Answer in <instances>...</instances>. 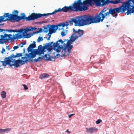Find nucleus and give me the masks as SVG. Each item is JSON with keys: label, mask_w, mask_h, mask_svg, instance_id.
I'll return each instance as SVG.
<instances>
[{"label": "nucleus", "mask_w": 134, "mask_h": 134, "mask_svg": "<svg viewBox=\"0 0 134 134\" xmlns=\"http://www.w3.org/2000/svg\"><path fill=\"white\" fill-rule=\"evenodd\" d=\"M123 3L124 5H121L119 7L115 8H111L109 9V13L112 16L114 17V14L115 13H119L121 12L123 13L126 10H127V12L126 14L127 15H129L134 13L133 9L129 8L128 5H127L125 3V2H123Z\"/></svg>", "instance_id": "1"}, {"label": "nucleus", "mask_w": 134, "mask_h": 134, "mask_svg": "<svg viewBox=\"0 0 134 134\" xmlns=\"http://www.w3.org/2000/svg\"><path fill=\"white\" fill-rule=\"evenodd\" d=\"M80 18L81 26L100 22V18H98V15L95 16L89 14L84 15L80 16Z\"/></svg>", "instance_id": "2"}, {"label": "nucleus", "mask_w": 134, "mask_h": 134, "mask_svg": "<svg viewBox=\"0 0 134 134\" xmlns=\"http://www.w3.org/2000/svg\"><path fill=\"white\" fill-rule=\"evenodd\" d=\"M56 13L55 10L54 11L51 13H48L47 14H41L40 13H33L31 15H29L27 17L26 16L24 13L22 14L21 16H18L17 18V20L19 21L20 20H25L27 21L33 20L37 19L43 16H47L49 15L53 14Z\"/></svg>", "instance_id": "3"}, {"label": "nucleus", "mask_w": 134, "mask_h": 134, "mask_svg": "<svg viewBox=\"0 0 134 134\" xmlns=\"http://www.w3.org/2000/svg\"><path fill=\"white\" fill-rule=\"evenodd\" d=\"M57 43V42H54L52 41L51 42L46 43L45 46H42L41 45L38 46V50H37V55H40L41 54H44V52L46 51L45 49H47L48 52H52V50L55 51L58 53V51L56 49H54V48L55 46L54 44Z\"/></svg>", "instance_id": "4"}, {"label": "nucleus", "mask_w": 134, "mask_h": 134, "mask_svg": "<svg viewBox=\"0 0 134 134\" xmlns=\"http://www.w3.org/2000/svg\"><path fill=\"white\" fill-rule=\"evenodd\" d=\"M27 30L25 29L22 28L20 30V32L21 33V34H19L18 33L15 34V35L14 36V37H12V40L17 39H20L22 38H30L31 36L33 35V34L31 33L27 34V32H25V30Z\"/></svg>", "instance_id": "5"}, {"label": "nucleus", "mask_w": 134, "mask_h": 134, "mask_svg": "<svg viewBox=\"0 0 134 134\" xmlns=\"http://www.w3.org/2000/svg\"><path fill=\"white\" fill-rule=\"evenodd\" d=\"M89 2V0H85L83 1V3L74 6V12H83L87 10L88 9V5H90Z\"/></svg>", "instance_id": "6"}, {"label": "nucleus", "mask_w": 134, "mask_h": 134, "mask_svg": "<svg viewBox=\"0 0 134 134\" xmlns=\"http://www.w3.org/2000/svg\"><path fill=\"white\" fill-rule=\"evenodd\" d=\"M63 44H60L58 43V42L54 44V49H56L58 51V53H59L61 50H62L61 52H63L64 51H66V49H67L69 52H70V50L71 49L69 48V47L65 43H64V46L62 45Z\"/></svg>", "instance_id": "7"}, {"label": "nucleus", "mask_w": 134, "mask_h": 134, "mask_svg": "<svg viewBox=\"0 0 134 134\" xmlns=\"http://www.w3.org/2000/svg\"><path fill=\"white\" fill-rule=\"evenodd\" d=\"M108 10L107 8H104L98 15V18H100V22H102L105 18H107V16L108 17L110 14L109 10L108 11Z\"/></svg>", "instance_id": "8"}, {"label": "nucleus", "mask_w": 134, "mask_h": 134, "mask_svg": "<svg viewBox=\"0 0 134 134\" xmlns=\"http://www.w3.org/2000/svg\"><path fill=\"white\" fill-rule=\"evenodd\" d=\"M4 35H2L0 36V44H3L9 41H12V35L11 34H7L5 33H3Z\"/></svg>", "instance_id": "9"}, {"label": "nucleus", "mask_w": 134, "mask_h": 134, "mask_svg": "<svg viewBox=\"0 0 134 134\" xmlns=\"http://www.w3.org/2000/svg\"><path fill=\"white\" fill-rule=\"evenodd\" d=\"M36 50H34L33 52L32 53H30L29 54L26 53L25 55H25L26 57H22L21 58V59H25V60H28L29 61H30L32 62L33 60L32 59L35 58L36 55H37Z\"/></svg>", "instance_id": "10"}, {"label": "nucleus", "mask_w": 134, "mask_h": 134, "mask_svg": "<svg viewBox=\"0 0 134 134\" xmlns=\"http://www.w3.org/2000/svg\"><path fill=\"white\" fill-rule=\"evenodd\" d=\"M16 20V19L14 17V16L10 14L9 15L8 13H5L3 16H0V23L2 21H5L6 20Z\"/></svg>", "instance_id": "11"}, {"label": "nucleus", "mask_w": 134, "mask_h": 134, "mask_svg": "<svg viewBox=\"0 0 134 134\" xmlns=\"http://www.w3.org/2000/svg\"><path fill=\"white\" fill-rule=\"evenodd\" d=\"M80 18V16H77L75 18H72L70 20L68 21V23H70V24H73L74 23L75 24V26H81V22Z\"/></svg>", "instance_id": "12"}, {"label": "nucleus", "mask_w": 134, "mask_h": 134, "mask_svg": "<svg viewBox=\"0 0 134 134\" xmlns=\"http://www.w3.org/2000/svg\"><path fill=\"white\" fill-rule=\"evenodd\" d=\"M56 13L60 12H66L70 11H74V7L72 4L70 5L69 7L65 6L61 9L59 8L58 10L55 9Z\"/></svg>", "instance_id": "13"}, {"label": "nucleus", "mask_w": 134, "mask_h": 134, "mask_svg": "<svg viewBox=\"0 0 134 134\" xmlns=\"http://www.w3.org/2000/svg\"><path fill=\"white\" fill-rule=\"evenodd\" d=\"M58 55H60V54H57L55 56L53 57L50 55L49 54L48 55L47 54H45L42 56V58L43 59H45V60L50 61L54 60L55 59L58 58Z\"/></svg>", "instance_id": "14"}, {"label": "nucleus", "mask_w": 134, "mask_h": 134, "mask_svg": "<svg viewBox=\"0 0 134 134\" xmlns=\"http://www.w3.org/2000/svg\"><path fill=\"white\" fill-rule=\"evenodd\" d=\"M44 29H48L49 30L52 31L54 32H56L57 30V27L56 25H48L43 27Z\"/></svg>", "instance_id": "15"}, {"label": "nucleus", "mask_w": 134, "mask_h": 134, "mask_svg": "<svg viewBox=\"0 0 134 134\" xmlns=\"http://www.w3.org/2000/svg\"><path fill=\"white\" fill-rule=\"evenodd\" d=\"M19 12L17 10H14L12 12V14H9V13H8V14L9 15H10V14H12V15H14V17L15 18H16V20H9V21H10L11 22H12L13 21H14V22H19V21L20 20H20L19 21H18L17 20V18L18 17V16H19L18 15V13ZM5 13L7 14V13H5ZM23 13H21V16H21L22 15V14H23Z\"/></svg>", "instance_id": "16"}, {"label": "nucleus", "mask_w": 134, "mask_h": 134, "mask_svg": "<svg viewBox=\"0 0 134 134\" xmlns=\"http://www.w3.org/2000/svg\"><path fill=\"white\" fill-rule=\"evenodd\" d=\"M90 6H92L94 5V3L93 2H94V4L97 6H101V0H89Z\"/></svg>", "instance_id": "17"}, {"label": "nucleus", "mask_w": 134, "mask_h": 134, "mask_svg": "<svg viewBox=\"0 0 134 134\" xmlns=\"http://www.w3.org/2000/svg\"><path fill=\"white\" fill-rule=\"evenodd\" d=\"M33 43L30 44L27 49L28 52H31V53H32L33 52L34 50H37L39 51L38 47L37 49H33V48L36 47V44L35 41H33Z\"/></svg>", "instance_id": "18"}, {"label": "nucleus", "mask_w": 134, "mask_h": 134, "mask_svg": "<svg viewBox=\"0 0 134 134\" xmlns=\"http://www.w3.org/2000/svg\"><path fill=\"white\" fill-rule=\"evenodd\" d=\"M83 33L84 31L83 30L79 29L77 31H75V32H74V33L72 34V35L74 37V35H76L80 37H81L83 35Z\"/></svg>", "instance_id": "19"}, {"label": "nucleus", "mask_w": 134, "mask_h": 134, "mask_svg": "<svg viewBox=\"0 0 134 134\" xmlns=\"http://www.w3.org/2000/svg\"><path fill=\"white\" fill-rule=\"evenodd\" d=\"M74 37L72 35L71 36L69 37L70 39L68 40V39L66 40V41H68L67 43L66 44L69 48H70L71 49H72L73 48V46L71 45L72 43L74 42L72 40V38H73Z\"/></svg>", "instance_id": "20"}, {"label": "nucleus", "mask_w": 134, "mask_h": 134, "mask_svg": "<svg viewBox=\"0 0 134 134\" xmlns=\"http://www.w3.org/2000/svg\"><path fill=\"white\" fill-rule=\"evenodd\" d=\"M125 3L129 8H131L132 7V8H134V0H127Z\"/></svg>", "instance_id": "21"}, {"label": "nucleus", "mask_w": 134, "mask_h": 134, "mask_svg": "<svg viewBox=\"0 0 134 134\" xmlns=\"http://www.w3.org/2000/svg\"><path fill=\"white\" fill-rule=\"evenodd\" d=\"M86 130L88 132L91 133L97 132L98 130L97 128L94 127H91L89 129L86 128Z\"/></svg>", "instance_id": "22"}, {"label": "nucleus", "mask_w": 134, "mask_h": 134, "mask_svg": "<svg viewBox=\"0 0 134 134\" xmlns=\"http://www.w3.org/2000/svg\"><path fill=\"white\" fill-rule=\"evenodd\" d=\"M71 52V50H70V52H69L68 50H67V51H64L63 52H61V54L60 55L61 57L68 56Z\"/></svg>", "instance_id": "23"}, {"label": "nucleus", "mask_w": 134, "mask_h": 134, "mask_svg": "<svg viewBox=\"0 0 134 134\" xmlns=\"http://www.w3.org/2000/svg\"><path fill=\"white\" fill-rule=\"evenodd\" d=\"M9 58V57L5 58V60L4 61H0L2 63V65L3 66H4V67L8 64V62Z\"/></svg>", "instance_id": "24"}, {"label": "nucleus", "mask_w": 134, "mask_h": 134, "mask_svg": "<svg viewBox=\"0 0 134 134\" xmlns=\"http://www.w3.org/2000/svg\"><path fill=\"white\" fill-rule=\"evenodd\" d=\"M13 63H14V66H15L16 68H18L20 66V63L19 59H18L16 60L15 59H13Z\"/></svg>", "instance_id": "25"}, {"label": "nucleus", "mask_w": 134, "mask_h": 134, "mask_svg": "<svg viewBox=\"0 0 134 134\" xmlns=\"http://www.w3.org/2000/svg\"><path fill=\"white\" fill-rule=\"evenodd\" d=\"M11 129L10 128H7L4 129H0V133L4 134L5 133L9 131Z\"/></svg>", "instance_id": "26"}, {"label": "nucleus", "mask_w": 134, "mask_h": 134, "mask_svg": "<svg viewBox=\"0 0 134 134\" xmlns=\"http://www.w3.org/2000/svg\"><path fill=\"white\" fill-rule=\"evenodd\" d=\"M23 53H16V55H14L13 54H12L10 56L12 58H15L16 57H21Z\"/></svg>", "instance_id": "27"}, {"label": "nucleus", "mask_w": 134, "mask_h": 134, "mask_svg": "<svg viewBox=\"0 0 134 134\" xmlns=\"http://www.w3.org/2000/svg\"><path fill=\"white\" fill-rule=\"evenodd\" d=\"M11 62L13 63V59H12V58L10 56H9L7 65H9V66L10 67H12L13 66H14V64H11L10 63Z\"/></svg>", "instance_id": "28"}, {"label": "nucleus", "mask_w": 134, "mask_h": 134, "mask_svg": "<svg viewBox=\"0 0 134 134\" xmlns=\"http://www.w3.org/2000/svg\"><path fill=\"white\" fill-rule=\"evenodd\" d=\"M82 3H83V2H81V0H78L77 1H74L72 4L73 6H75L77 5L81 4Z\"/></svg>", "instance_id": "29"}, {"label": "nucleus", "mask_w": 134, "mask_h": 134, "mask_svg": "<svg viewBox=\"0 0 134 134\" xmlns=\"http://www.w3.org/2000/svg\"><path fill=\"white\" fill-rule=\"evenodd\" d=\"M49 75L47 74H41L39 76L40 79H45L48 77Z\"/></svg>", "instance_id": "30"}, {"label": "nucleus", "mask_w": 134, "mask_h": 134, "mask_svg": "<svg viewBox=\"0 0 134 134\" xmlns=\"http://www.w3.org/2000/svg\"><path fill=\"white\" fill-rule=\"evenodd\" d=\"M48 31H49L48 33L47 34V35H49V34L51 35L53 33H55V32L51 31L50 30H49L48 29H44V32L46 33Z\"/></svg>", "instance_id": "31"}, {"label": "nucleus", "mask_w": 134, "mask_h": 134, "mask_svg": "<svg viewBox=\"0 0 134 134\" xmlns=\"http://www.w3.org/2000/svg\"><path fill=\"white\" fill-rule=\"evenodd\" d=\"M19 61L20 62V65L24 64L25 63H27L28 62H29V60H27V59L26 60H24L21 59H19Z\"/></svg>", "instance_id": "32"}, {"label": "nucleus", "mask_w": 134, "mask_h": 134, "mask_svg": "<svg viewBox=\"0 0 134 134\" xmlns=\"http://www.w3.org/2000/svg\"><path fill=\"white\" fill-rule=\"evenodd\" d=\"M30 28H31V29L29 28H27L26 29L27 30H25V32H28L29 31H32L33 30H35L37 29V28H36V27H30Z\"/></svg>", "instance_id": "33"}, {"label": "nucleus", "mask_w": 134, "mask_h": 134, "mask_svg": "<svg viewBox=\"0 0 134 134\" xmlns=\"http://www.w3.org/2000/svg\"><path fill=\"white\" fill-rule=\"evenodd\" d=\"M121 0H116L114 1L111 0V3L116 4L119 3H123L121 1Z\"/></svg>", "instance_id": "34"}, {"label": "nucleus", "mask_w": 134, "mask_h": 134, "mask_svg": "<svg viewBox=\"0 0 134 134\" xmlns=\"http://www.w3.org/2000/svg\"><path fill=\"white\" fill-rule=\"evenodd\" d=\"M66 40L64 39V41H63L62 39H60L58 41H57L56 42H58V43H59L60 44H63L64 45V42L66 41Z\"/></svg>", "instance_id": "35"}, {"label": "nucleus", "mask_w": 134, "mask_h": 134, "mask_svg": "<svg viewBox=\"0 0 134 134\" xmlns=\"http://www.w3.org/2000/svg\"><path fill=\"white\" fill-rule=\"evenodd\" d=\"M6 93L5 91H3L1 93V97L3 98H4L6 97Z\"/></svg>", "instance_id": "36"}, {"label": "nucleus", "mask_w": 134, "mask_h": 134, "mask_svg": "<svg viewBox=\"0 0 134 134\" xmlns=\"http://www.w3.org/2000/svg\"><path fill=\"white\" fill-rule=\"evenodd\" d=\"M43 38L42 37L39 36L37 40V41L38 42H40V41H43Z\"/></svg>", "instance_id": "37"}, {"label": "nucleus", "mask_w": 134, "mask_h": 134, "mask_svg": "<svg viewBox=\"0 0 134 134\" xmlns=\"http://www.w3.org/2000/svg\"><path fill=\"white\" fill-rule=\"evenodd\" d=\"M101 6H103L107 4V3L106 2V1H105V0H101Z\"/></svg>", "instance_id": "38"}, {"label": "nucleus", "mask_w": 134, "mask_h": 134, "mask_svg": "<svg viewBox=\"0 0 134 134\" xmlns=\"http://www.w3.org/2000/svg\"><path fill=\"white\" fill-rule=\"evenodd\" d=\"M79 37V36H78L77 35H74L73 38H72V40L74 42Z\"/></svg>", "instance_id": "39"}, {"label": "nucleus", "mask_w": 134, "mask_h": 134, "mask_svg": "<svg viewBox=\"0 0 134 134\" xmlns=\"http://www.w3.org/2000/svg\"><path fill=\"white\" fill-rule=\"evenodd\" d=\"M20 29L18 30L17 29H15V30H12V32H18V34H21V33H20Z\"/></svg>", "instance_id": "40"}, {"label": "nucleus", "mask_w": 134, "mask_h": 134, "mask_svg": "<svg viewBox=\"0 0 134 134\" xmlns=\"http://www.w3.org/2000/svg\"><path fill=\"white\" fill-rule=\"evenodd\" d=\"M19 48V46L18 45V46H14L13 47L14 49L12 50L11 51H12H12H14L15 50L17 49H18Z\"/></svg>", "instance_id": "41"}, {"label": "nucleus", "mask_w": 134, "mask_h": 134, "mask_svg": "<svg viewBox=\"0 0 134 134\" xmlns=\"http://www.w3.org/2000/svg\"><path fill=\"white\" fill-rule=\"evenodd\" d=\"M61 35L62 37L64 36H65L66 34L65 33V32L64 31H62L61 33Z\"/></svg>", "instance_id": "42"}, {"label": "nucleus", "mask_w": 134, "mask_h": 134, "mask_svg": "<svg viewBox=\"0 0 134 134\" xmlns=\"http://www.w3.org/2000/svg\"><path fill=\"white\" fill-rule=\"evenodd\" d=\"M102 121L100 119L98 120L96 122V123L97 124H99Z\"/></svg>", "instance_id": "43"}, {"label": "nucleus", "mask_w": 134, "mask_h": 134, "mask_svg": "<svg viewBox=\"0 0 134 134\" xmlns=\"http://www.w3.org/2000/svg\"><path fill=\"white\" fill-rule=\"evenodd\" d=\"M23 86H24V89L25 90H27L28 89V87L25 84H23Z\"/></svg>", "instance_id": "44"}, {"label": "nucleus", "mask_w": 134, "mask_h": 134, "mask_svg": "<svg viewBox=\"0 0 134 134\" xmlns=\"http://www.w3.org/2000/svg\"><path fill=\"white\" fill-rule=\"evenodd\" d=\"M37 29L39 30L38 31L39 33L42 32H43V29L41 28H38Z\"/></svg>", "instance_id": "45"}, {"label": "nucleus", "mask_w": 134, "mask_h": 134, "mask_svg": "<svg viewBox=\"0 0 134 134\" xmlns=\"http://www.w3.org/2000/svg\"><path fill=\"white\" fill-rule=\"evenodd\" d=\"M62 23H59V24H58V25H56V27H57V29H58V26H62Z\"/></svg>", "instance_id": "46"}, {"label": "nucleus", "mask_w": 134, "mask_h": 134, "mask_svg": "<svg viewBox=\"0 0 134 134\" xmlns=\"http://www.w3.org/2000/svg\"><path fill=\"white\" fill-rule=\"evenodd\" d=\"M111 1H109V0H107V1H106V2L107 3V4H108L109 3H111Z\"/></svg>", "instance_id": "47"}, {"label": "nucleus", "mask_w": 134, "mask_h": 134, "mask_svg": "<svg viewBox=\"0 0 134 134\" xmlns=\"http://www.w3.org/2000/svg\"><path fill=\"white\" fill-rule=\"evenodd\" d=\"M5 51V49H4V48L3 47L2 49V50L1 51V53H2L3 54L4 52Z\"/></svg>", "instance_id": "48"}, {"label": "nucleus", "mask_w": 134, "mask_h": 134, "mask_svg": "<svg viewBox=\"0 0 134 134\" xmlns=\"http://www.w3.org/2000/svg\"><path fill=\"white\" fill-rule=\"evenodd\" d=\"M68 21L64 23V24L65 25V26H68V25H69V24H68Z\"/></svg>", "instance_id": "49"}, {"label": "nucleus", "mask_w": 134, "mask_h": 134, "mask_svg": "<svg viewBox=\"0 0 134 134\" xmlns=\"http://www.w3.org/2000/svg\"><path fill=\"white\" fill-rule=\"evenodd\" d=\"M38 61H39L38 59V58H37V59L35 58V59H34V60L33 61V60L32 62L34 61V62H37Z\"/></svg>", "instance_id": "50"}, {"label": "nucleus", "mask_w": 134, "mask_h": 134, "mask_svg": "<svg viewBox=\"0 0 134 134\" xmlns=\"http://www.w3.org/2000/svg\"><path fill=\"white\" fill-rule=\"evenodd\" d=\"M38 61H40L43 59V58L42 57H39L38 58Z\"/></svg>", "instance_id": "51"}, {"label": "nucleus", "mask_w": 134, "mask_h": 134, "mask_svg": "<svg viewBox=\"0 0 134 134\" xmlns=\"http://www.w3.org/2000/svg\"><path fill=\"white\" fill-rule=\"evenodd\" d=\"M6 31H8L9 32H12V30L10 29L9 30H6Z\"/></svg>", "instance_id": "52"}, {"label": "nucleus", "mask_w": 134, "mask_h": 134, "mask_svg": "<svg viewBox=\"0 0 134 134\" xmlns=\"http://www.w3.org/2000/svg\"><path fill=\"white\" fill-rule=\"evenodd\" d=\"M39 33V32L38 31H36L33 32V33L32 34H33V35H34L35 34H38V33Z\"/></svg>", "instance_id": "53"}, {"label": "nucleus", "mask_w": 134, "mask_h": 134, "mask_svg": "<svg viewBox=\"0 0 134 134\" xmlns=\"http://www.w3.org/2000/svg\"><path fill=\"white\" fill-rule=\"evenodd\" d=\"M6 31V30L4 29H0V32H2L4 31Z\"/></svg>", "instance_id": "54"}, {"label": "nucleus", "mask_w": 134, "mask_h": 134, "mask_svg": "<svg viewBox=\"0 0 134 134\" xmlns=\"http://www.w3.org/2000/svg\"><path fill=\"white\" fill-rule=\"evenodd\" d=\"M6 48L8 50H9L10 49L9 47V46H6Z\"/></svg>", "instance_id": "55"}, {"label": "nucleus", "mask_w": 134, "mask_h": 134, "mask_svg": "<svg viewBox=\"0 0 134 134\" xmlns=\"http://www.w3.org/2000/svg\"><path fill=\"white\" fill-rule=\"evenodd\" d=\"M22 42H21L20 44H19V45L21 47H23V46L22 45Z\"/></svg>", "instance_id": "56"}, {"label": "nucleus", "mask_w": 134, "mask_h": 134, "mask_svg": "<svg viewBox=\"0 0 134 134\" xmlns=\"http://www.w3.org/2000/svg\"><path fill=\"white\" fill-rule=\"evenodd\" d=\"M117 15H118V14H116V13L115 14H114V17H115V18H116V16H117Z\"/></svg>", "instance_id": "57"}, {"label": "nucleus", "mask_w": 134, "mask_h": 134, "mask_svg": "<svg viewBox=\"0 0 134 134\" xmlns=\"http://www.w3.org/2000/svg\"><path fill=\"white\" fill-rule=\"evenodd\" d=\"M62 26L63 27H64L65 26V25L64 24V23H62Z\"/></svg>", "instance_id": "58"}, {"label": "nucleus", "mask_w": 134, "mask_h": 134, "mask_svg": "<svg viewBox=\"0 0 134 134\" xmlns=\"http://www.w3.org/2000/svg\"><path fill=\"white\" fill-rule=\"evenodd\" d=\"M23 53H25V48H23Z\"/></svg>", "instance_id": "59"}, {"label": "nucleus", "mask_w": 134, "mask_h": 134, "mask_svg": "<svg viewBox=\"0 0 134 134\" xmlns=\"http://www.w3.org/2000/svg\"><path fill=\"white\" fill-rule=\"evenodd\" d=\"M100 63V62H96V63H95L94 64H99Z\"/></svg>", "instance_id": "60"}, {"label": "nucleus", "mask_w": 134, "mask_h": 134, "mask_svg": "<svg viewBox=\"0 0 134 134\" xmlns=\"http://www.w3.org/2000/svg\"><path fill=\"white\" fill-rule=\"evenodd\" d=\"M72 116V115H68L69 117V118H70Z\"/></svg>", "instance_id": "61"}, {"label": "nucleus", "mask_w": 134, "mask_h": 134, "mask_svg": "<svg viewBox=\"0 0 134 134\" xmlns=\"http://www.w3.org/2000/svg\"><path fill=\"white\" fill-rule=\"evenodd\" d=\"M26 44V43L25 42H22V45L23 46L24 45H25Z\"/></svg>", "instance_id": "62"}, {"label": "nucleus", "mask_w": 134, "mask_h": 134, "mask_svg": "<svg viewBox=\"0 0 134 134\" xmlns=\"http://www.w3.org/2000/svg\"><path fill=\"white\" fill-rule=\"evenodd\" d=\"M66 132H67L68 133H70V132L68 130H67L66 131Z\"/></svg>", "instance_id": "63"}, {"label": "nucleus", "mask_w": 134, "mask_h": 134, "mask_svg": "<svg viewBox=\"0 0 134 134\" xmlns=\"http://www.w3.org/2000/svg\"><path fill=\"white\" fill-rule=\"evenodd\" d=\"M73 32H75V31H77V30H75V29L74 28L73 29Z\"/></svg>", "instance_id": "64"}]
</instances>
